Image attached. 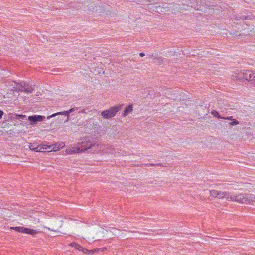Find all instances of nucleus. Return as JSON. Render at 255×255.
Segmentation results:
<instances>
[{
  "instance_id": "obj_1",
  "label": "nucleus",
  "mask_w": 255,
  "mask_h": 255,
  "mask_svg": "<svg viewBox=\"0 0 255 255\" xmlns=\"http://www.w3.org/2000/svg\"><path fill=\"white\" fill-rule=\"evenodd\" d=\"M94 145V141L86 137L81 139V141L76 144L69 146L66 149V153L67 154H73L81 152H84L90 148Z\"/></svg>"
},
{
  "instance_id": "obj_2",
  "label": "nucleus",
  "mask_w": 255,
  "mask_h": 255,
  "mask_svg": "<svg viewBox=\"0 0 255 255\" xmlns=\"http://www.w3.org/2000/svg\"><path fill=\"white\" fill-rule=\"evenodd\" d=\"M10 85L11 88V90L16 92L23 91L26 93H31L33 91V88L31 86L27 84L25 82L21 81L19 83L12 81L10 82Z\"/></svg>"
},
{
  "instance_id": "obj_3",
  "label": "nucleus",
  "mask_w": 255,
  "mask_h": 255,
  "mask_svg": "<svg viewBox=\"0 0 255 255\" xmlns=\"http://www.w3.org/2000/svg\"><path fill=\"white\" fill-rule=\"evenodd\" d=\"M209 193L210 196L213 197H216L219 199L225 198L228 200L233 201H236V195H234L231 192L212 190L209 191Z\"/></svg>"
},
{
  "instance_id": "obj_4",
  "label": "nucleus",
  "mask_w": 255,
  "mask_h": 255,
  "mask_svg": "<svg viewBox=\"0 0 255 255\" xmlns=\"http://www.w3.org/2000/svg\"><path fill=\"white\" fill-rule=\"evenodd\" d=\"M236 202L240 203L255 204V195L251 194H238L236 195Z\"/></svg>"
},
{
  "instance_id": "obj_5",
  "label": "nucleus",
  "mask_w": 255,
  "mask_h": 255,
  "mask_svg": "<svg viewBox=\"0 0 255 255\" xmlns=\"http://www.w3.org/2000/svg\"><path fill=\"white\" fill-rule=\"evenodd\" d=\"M120 109L121 106H120L111 107L108 109L103 111L101 112V116L104 119H110L114 117Z\"/></svg>"
},
{
  "instance_id": "obj_6",
  "label": "nucleus",
  "mask_w": 255,
  "mask_h": 255,
  "mask_svg": "<svg viewBox=\"0 0 255 255\" xmlns=\"http://www.w3.org/2000/svg\"><path fill=\"white\" fill-rule=\"evenodd\" d=\"M98 150L96 153L99 155H104L108 154H115V149L111 146H103L102 145H97Z\"/></svg>"
},
{
  "instance_id": "obj_7",
  "label": "nucleus",
  "mask_w": 255,
  "mask_h": 255,
  "mask_svg": "<svg viewBox=\"0 0 255 255\" xmlns=\"http://www.w3.org/2000/svg\"><path fill=\"white\" fill-rule=\"evenodd\" d=\"M11 229L15 230L18 232L26 233L31 235H34L38 232V231L36 230L25 228L24 227H11Z\"/></svg>"
},
{
  "instance_id": "obj_8",
  "label": "nucleus",
  "mask_w": 255,
  "mask_h": 255,
  "mask_svg": "<svg viewBox=\"0 0 255 255\" xmlns=\"http://www.w3.org/2000/svg\"><path fill=\"white\" fill-rule=\"evenodd\" d=\"M44 143L39 144L36 142L33 143H30L29 148L31 151L36 152H44Z\"/></svg>"
},
{
  "instance_id": "obj_9",
  "label": "nucleus",
  "mask_w": 255,
  "mask_h": 255,
  "mask_svg": "<svg viewBox=\"0 0 255 255\" xmlns=\"http://www.w3.org/2000/svg\"><path fill=\"white\" fill-rule=\"evenodd\" d=\"M45 117L44 116L35 115L33 116H30L28 117V120L31 125L36 123L37 122L42 121Z\"/></svg>"
},
{
  "instance_id": "obj_10",
  "label": "nucleus",
  "mask_w": 255,
  "mask_h": 255,
  "mask_svg": "<svg viewBox=\"0 0 255 255\" xmlns=\"http://www.w3.org/2000/svg\"><path fill=\"white\" fill-rule=\"evenodd\" d=\"M255 81V72L252 71L244 72V81Z\"/></svg>"
},
{
  "instance_id": "obj_11",
  "label": "nucleus",
  "mask_w": 255,
  "mask_h": 255,
  "mask_svg": "<svg viewBox=\"0 0 255 255\" xmlns=\"http://www.w3.org/2000/svg\"><path fill=\"white\" fill-rule=\"evenodd\" d=\"M244 72L237 71L232 76V78L234 80L238 81H244Z\"/></svg>"
},
{
  "instance_id": "obj_12",
  "label": "nucleus",
  "mask_w": 255,
  "mask_h": 255,
  "mask_svg": "<svg viewBox=\"0 0 255 255\" xmlns=\"http://www.w3.org/2000/svg\"><path fill=\"white\" fill-rule=\"evenodd\" d=\"M44 152L57 151L59 150V148H58V143H56L50 145L44 144Z\"/></svg>"
},
{
  "instance_id": "obj_13",
  "label": "nucleus",
  "mask_w": 255,
  "mask_h": 255,
  "mask_svg": "<svg viewBox=\"0 0 255 255\" xmlns=\"http://www.w3.org/2000/svg\"><path fill=\"white\" fill-rule=\"evenodd\" d=\"M93 70L92 72L95 75H99L100 74L104 73V71L101 66H95L94 68H93Z\"/></svg>"
},
{
  "instance_id": "obj_14",
  "label": "nucleus",
  "mask_w": 255,
  "mask_h": 255,
  "mask_svg": "<svg viewBox=\"0 0 255 255\" xmlns=\"http://www.w3.org/2000/svg\"><path fill=\"white\" fill-rule=\"evenodd\" d=\"M66 115L67 116V121H68V119H69V112H68V111H63V112H57V113H56L55 114H53L50 116H47V118L48 119L52 118V117H54L55 116H56V115Z\"/></svg>"
},
{
  "instance_id": "obj_15",
  "label": "nucleus",
  "mask_w": 255,
  "mask_h": 255,
  "mask_svg": "<svg viewBox=\"0 0 255 255\" xmlns=\"http://www.w3.org/2000/svg\"><path fill=\"white\" fill-rule=\"evenodd\" d=\"M132 110H133V107H132V105H129L128 106H127L125 108V109L124 111L123 115L124 116H127V115L129 114Z\"/></svg>"
},
{
  "instance_id": "obj_16",
  "label": "nucleus",
  "mask_w": 255,
  "mask_h": 255,
  "mask_svg": "<svg viewBox=\"0 0 255 255\" xmlns=\"http://www.w3.org/2000/svg\"><path fill=\"white\" fill-rule=\"evenodd\" d=\"M75 248L78 250V251H82L84 253H89V252H90V251H88L86 249L83 248L82 246H81L80 245L78 244H77Z\"/></svg>"
},
{
  "instance_id": "obj_17",
  "label": "nucleus",
  "mask_w": 255,
  "mask_h": 255,
  "mask_svg": "<svg viewBox=\"0 0 255 255\" xmlns=\"http://www.w3.org/2000/svg\"><path fill=\"white\" fill-rule=\"evenodd\" d=\"M75 248L78 250V251H82L84 253H89V252H90V251H88L86 249L83 248L82 246H81L80 245L78 244H77Z\"/></svg>"
},
{
  "instance_id": "obj_18",
  "label": "nucleus",
  "mask_w": 255,
  "mask_h": 255,
  "mask_svg": "<svg viewBox=\"0 0 255 255\" xmlns=\"http://www.w3.org/2000/svg\"><path fill=\"white\" fill-rule=\"evenodd\" d=\"M212 115L214 116L217 118L222 119V117L220 115L219 113L216 110H213L211 112Z\"/></svg>"
},
{
  "instance_id": "obj_19",
  "label": "nucleus",
  "mask_w": 255,
  "mask_h": 255,
  "mask_svg": "<svg viewBox=\"0 0 255 255\" xmlns=\"http://www.w3.org/2000/svg\"><path fill=\"white\" fill-rule=\"evenodd\" d=\"M231 121H232L231 122L229 123V125H230V126H234V125H237L239 124V122L236 119H233Z\"/></svg>"
},
{
  "instance_id": "obj_20",
  "label": "nucleus",
  "mask_w": 255,
  "mask_h": 255,
  "mask_svg": "<svg viewBox=\"0 0 255 255\" xmlns=\"http://www.w3.org/2000/svg\"><path fill=\"white\" fill-rule=\"evenodd\" d=\"M65 146V144L63 142L58 143V147L59 148V150L61 149H63Z\"/></svg>"
},
{
  "instance_id": "obj_21",
  "label": "nucleus",
  "mask_w": 255,
  "mask_h": 255,
  "mask_svg": "<svg viewBox=\"0 0 255 255\" xmlns=\"http://www.w3.org/2000/svg\"><path fill=\"white\" fill-rule=\"evenodd\" d=\"M16 119H23L24 118L26 117V116L25 115H19V114H17L16 115Z\"/></svg>"
},
{
  "instance_id": "obj_22",
  "label": "nucleus",
  "mask_w": 255,
  "mask_h": 255,
  "mask_svg": "<svg viewBox=\"0 0 255 255\" xmlns=\"http://www.w3.org/2000/svg\"><path fill=\"white\" fill-rule=\"evenodd\" d=\"M222 119H225V120H231V121L233 119L232 116L226 117H222Z\"/></svg>"
},
{
  "instance_id": "obj_23",
  "label": "nucleus",
  "mask_w": 255,
  "mask_h": 255,
  "mask_svg": "<svg viewBox=\"0 0 255 255\" xmlns=\"http://www.w3.org/2000/svg\"><path fill=\"white\" fill-rule=\"evenodd\" d=\"M113 230H114L113 232L114 233V234L115 235L117 236L119 235L118 232H119V230H118L117 229H113Z\"/></svg>"
},
{
  "instance_id": "obj_24",
  "label": "nucleus",
  "mask_w": 255,
  "mask_h": 255,
  "mask_svg": "<svg viewBox=\"0 0 255 255\" xmlns=\"http://www.w3.org/2000/svg\"><path fill=\"white\" fill-rule=\"evenodd\" d=\"M75 109V108H71L70 109H69V110H67V111L69 112V114H70V113L74 112Z\"/></svg>"
},
{
  "instance_id": "obj_25",
  "label": "nucleus",
  "mask_w": 255,
  "mask_h": 255,
  "mask_svg": "<svg viewBox=\"0 0 255 255\" xmlns=\"http://www.w3.org/2000/svg\"><path fill=\"white\" fill-rule=\"evenodd\" d=\"M76 245H77V243L74 242V243H71L70 244V246H71L72 247H74L75 248L76 247Z\"/></svg>"
},
{
  "instance_id": "obj_26",
  "label": "nucleus",
  "mask_w": 255,
  "mask_h": 255,
  "mask_svg": "<svg viewBox=\"0 0 255 255\" xmlns=\"http://www.w3.org/2000/svg\"><path fill=\"white\" fill-rule=\"evenodd\" d=\"M3 115V112L1 110H0V119L2 118V116Z\"/></svg>"
},
{
  "instance_id": "obj_27",
  "label": "nucleus",
  "mask_w": 255,
  "mask_h": 255,
  "mask_svg": "<svg viewBox=\"0 0 255 255\" xmlns=\"http://www.w3.org/2000/svg\"><path fill=\"white\" fill-rule=\"evenodd\" d=\"M145 55V54H144V53H139V56H140V57H143V56H144Z\"/></svg>"
},
{
  "instance_id": "obj_28",
  "label": "nucleus",
  "mask_w": 255,
  "mask_h": 255,
  "mask_svg": "<svg viewBox=\"0 0 255 255\" xmlns=\"http://www.w3.org/2000/svg\"><path fill=\"white\" fill-rule=\"evenodd\" d=\"M151 58V57L150 55H147V56L146 57V59H148V58L150 59Z\"/></svg>"
},
{
  "instance_id": "obj_29",
  "label": "nucleus",
  "mask_w": 255,
  "mask_h": 255,
  "mask_svg": "<svg viewBox=\"0 0 255 255\" xmlns=\"http://www.w3.org/2000/svg\"><path fill=\"white\" fill-rule=\"evenodd\" d=\"M45 227V228H47L48 229L50 230H51V231H56V230H53V229H50L49 228H47V227Z\"/></svg>"
}]
</instances>
